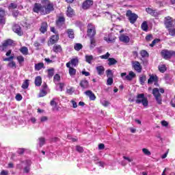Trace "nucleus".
<instances>
[{"mask_svg":"<svg viewBox=\"0 0 175 175\" xmlns=\"http://www.w3.org/2000/svg\"><path fill=\"white\" fill-rule=\"evenodd\" d=\"M41 3H36L33 5V12L34 13H40V14L44 15L49 14V13H51L54 10L53 3H50L49 0H42Z\"/></svg>","mask_w":175,"mask_h":175,"instance_id":"f257e3e1","label":"nucleus"},{"mask_svg":"<svg viewBox=\"0 0 175 175\" xmlns=\"http://www.w3.org/2000/svg\"><path fill=\"white\" fill-rule=\"evenodd\" d=\"M159 92H161V94H164L165 90L163 88L158 89L157 88L152 90V94L154 96L157 103L158 105H162V96Z\"/></svg>","mask_w":175,"mask_h":175,"instance_id":"f03ea898","label":"nucleus"},{"mask_svg":"<svg viewBox=\"0 0 175 175\" xmlns=\"http://www.w3.org/2000/svg\"><path fill=\"white\" fill-rule=\"evenodd\" d=\"M135 102L138 105L140 103H142L144 107H146V106H148V100H147V97L144 96V94H137Z\"/></svg>","mask_w":175,"mask_h":175,"instance_id":"7ed1b4c3","label":"nucleus"},{"mask_svg":"<svg viewBox=\"0 0 175 175\" xmlns=\"http://www.w3.org/2000/svg\"><path fill=\"white\" fill-rule=\"evenodd\" d=\"M126 16L128 17L131 24H135L137 21V18H139V16L135 13H133L131 10H127Z\"/></svg>","mask_w":175,"mask_h":175,"instance_id":"20e7f679","label":"nucleus"},{"mask_svg":"<svg viewBox=\"0 0 175 175\" xmlns=\"http://www.w3.org/2000/svg\"><path fill=\"white\" fill-rule=\"evenodd\" d=\"M23 163H25L26 165L24 168L25 173H29L31 170V165H32V161L30 159L26 160L25 161H22L21 164L17 165L18 169H23Z\"/></svg>","mask_w":175,"mask_h":175,"instance_id":"39448f33","label":"nucleus"},{"mask_svg":"<svg viewBox=\"0 0 175 175\" xmlns=\"http://www.w3.org/2000/svg\"><path fill=\"white\" fill-rule=\"evenodd\" d=\"M161 55L165 59H169V58H172V57H175V51L163 50L161 51Z\"/></svg>","mask_w":175,"mask_h":175,"instance_id":"423d86ee","label":"nucleus"},{"mask_svg":"<svg viewBox=\"0 0 175 175\" xmlns=\"http://www.w3.org/2000/svg\"><path fill=\"white\" fill-rule=\"evenodd\" d=\"M95 26L92 25V23H90L88 25V36H90V38H94L95 36Z\"/></svg>","mask_w":175,"mask_h":175,"instance_id":"0eeeda50","label":"nucleus"},{"mask_svg":"<svg viewBox=\"0 0 175 175\" xmlns=\"http://www.w3.org/2000/svg\"><path fill=\"white\" fill-rule=\"evenodd\" d=\"M13 44V40L11 39H8L3 43L1 46H0L1 51H5L6 49H8V46H12Z\"/></svg>","mask_w":175,"mask_h":175,"instance_id":"6e6552de","label":"nucleus"},{"mask_svg":"<svg viewBox=\"0 0 175 175\" xmlns=\"http://www.w3.org/2000/svg\"><path fill=\"white\" fill-rule=\"evenodd\" d=\"M56 25L60 29H64L65 28V18L60 16L56 22Z\"/></svg>","mask_w":175,"mask_h":175,"instance_id":"1a4fd4ad","label":"nucleus"},{"mask_svg":"<svg viewBox=\"0 0 175 175\" xmlns=\"http://www.w3.org/2000/svg\"><path fill=\"white\" fill-rule=\"evenodd\" d=\"M70 65H72V66H77V65H79V58H73L70 62L66 63L67 68H70Z\"/></svg>","mask_w":175,"mask_h":175,"instance_id":"9d476101","label":"nucleus"},{"mask_svg":"<svg viewBox=\"0 0 175 175\" xmlns=\"http://www.w3.org/2000/svg\"><path fill=\"white\" fill-rule=\"evenodd\" d=\"M92 5H94L93 1L85 0L82 4V8H83V9L86 10V9H90V8H91V6H92Z\"/></svg>","mask_w":175,"mask_h":175,"instance_id":"9b49d317","label":"nucleus"},{"mask_svg":"<svg viewBox=\"0 0 175 175\" xmlns=\"http://www.w3.org/2000/svg\"><path fill=\"white\" fill-rule=\"evenodd\" d=\"M79 85L82 90H88V88H90V83L85 79L81 80L79 83Z\"/></svg>","mask_w":175,"mask_h":175,"instance_id":"f8f14e48","label":"nucleus"},{"mask_svg":"<svg viewBox=\"0 0 175 175\" xmlns=\"http://www.w3.org/2000/svg\"><path fill=\"white\" fill-rule=\"evenodd\" d=\"M165 25L166 28H172L173 27V21L172 20V17L167 16L165 18Z\"/></svg>","mask_w":175,"mask_h":175,"instance_id":"ddd939ff","label":"nucleus"},{"mask_svg":"<svg viewBox=\"0 0 175 175\" xmlns=\"http://www.w3.org/2000/svg\"><path fill=\"white\" fill-rule=\"evenodd\" d=\"M12 29L15 32V33H17V35H18L19 36H21V35H23L21 27L18 24L14 25Z\"/></svg>","mask_w":175,"mask_h":175,"instance_id":"4468645a","label":"nucleus"},{"mask_svg":"<svg viewBox=\"0 0 175 175\" xmlns=\"http://www.w3.org/2000/svg\"><path fill=\"white\" fill-rule=\"evenodd\" d=\"M6 12H5V10H3L0 8V25H3L5 24V16Z\"/></svg>","mask_w":175,"mask_h":175,"instance_id":"2eb2a0df","label":"nucleus"},{"mask_svg":"<svg viewBox=\"0 0 175 175\" xmlns=\"http://www.w3.org/2000/svg\"><path fill=\"white\" fill-rule=\"evenodd\" d=\"M153 83H158V77L157 75H151L148 80V84H152Z\"/></svg>","mask_w":175,"mask_h":175,"instance_id":"dca6fc26","label":"nucleus"},{"mask_svg":"<svg viewBox=\"0 0 175 175\" xmlns=\"http://www.w3.org/2000/svg\"><path fill=\"white\" fill-rule=\"evenodd\" d=\"M119 39L120 42H122L123 43H129V40H131V38H129V36L125 34L120 35Z\"/></svg>","mask_w":175,"mask_h":175,"instance_id":"f3484780","label":"nucleus"},{"mask_svg":"<svg viewBox=\"0 0 175 175\" xmlns=\"http://www.w3.org/2000/svg\"><path fill=\"white\" fill-rule=\"evenodd\" d=\"M135 77H136V74H135V72H133V71H130L129 72V75L124 77V80H128L129 81H131L133 80V79H135Z\"/></svg>","mask_w":175,"mask_h":175,"instance_id":"a211bd4d","label":"nucleus"},{"mask_svg":"<svg viewBox=\"0 0 175 175\" xmlns=\"http://www.w3.org/2000/svg\"><path fill=\"white\" fill-rule=\"evenodd\" d=\"M85 94L87 96L90 98V100H95V99H96V96L91 90H88L85 92Z\"/></svg>","mask_w":175,"mask_h":175,"instance_id":"6ab92c4d","label":"nucleus"},{"mask_svg":"<svg viewBox=\"0 0 175 175\" xmlns=\"http://www.w3.org/2000/svg\"><path fill=\"white\" fill-rule=\"evenodd\" d=\"M133 68L135 70H136L138 73L142 72V66L139 62H135L133 63Z\"/></svg>","mask_w":175,"mask_h":175,"instance_id":"aec40b11","label":"nucleus"},{"mask_svg":"<svg viewBox=\"0 0 175 175\" xmlns=\"http://www.w3.org/2000/svg\"><path fill=\"white\" fill-rule=\"evenodd\" d=\"M96 70L99 76H102L105 73V67L103 66H98L96 67Z\"/></svg>","mask_w":175,"mask_h":175,"instance_id":"412c9836","label":"nucleus"},{"mask_svg":"<svg viewBox=\"0 0 175 175\" xmlns=\"http://www.w3.org/2000/svg\"><path fill=\"white\" fill-rule=\"evenodd\" d=\"M104 40L107 42V43H113L116 40V37L112 36L111 34H109L108 37H104Z\"/></svg>","mask_w":175,"mask_h":175,"instance_id":"4be33fe9","label":"nucleus"},{"mask_svg":"<svg viewBox=\"0 0 175 175\" xmlns=\"http://www.w3.org/2000/svg\"><path fill=\"white\" fill-rule=\"evenodd\" d=\"M53 51L56 53H61L62 51V46L59 44H54Z\"/></svg>","mask_w":175,"mask_h":175,"instance_id":"5701e85b","label":"nucleus"},{"mask_svg":"<svg viewBox=\"0 0 175 175\" xmlns=\"http://www.w3.org/2000/svg\"><path fill=\"white\" fill-rule=\"evenodd\" d=\"M59 39V36L58 35L52 36L50 40V43L51 44H55V43H57V42H58Z\"/></svg>","mask_w":175,"mask_h":175,"instance_id":"b1692460","label":"nucleus"},{"mask_svg":"<svg viewBox=\"0 0 175 175\" xmlns=\"http://www.w3.org/2000/svg\"><path fill=\"white\" fill-rule=\"evenodd\" d=\"M66 33L70 39H75V31L72 29H68L66 30Z\"/></svg>","mask_w":175,"mask_h":175,"instance_id":"393cba45","label":"nucleus"},{"mask_svg":"<svg viewBox=\"0 0 175 175\" xmlns=\"http://www.w3.org/2000/svg\"><path fill=\"white\" fill-rule=\"evenodd\" d=\"M47 23H42L40 29V32H42V33H44L47 31Z\"/></svg>","mask_w":175,"mask_h":175,"instance_id":"a878e982","label":"nucleus"},{"mask_svg":"<svg viewBox=\"0 0 175 175\" xmlns=\"http://www.w3.org/2000/svg\"><path fill=\"white\" fill-rule=\"evenodd\" d=\"M35 68V70H41V69H44V64L43 63H38V64H36L34 66Z\"/></svg>","mask_w":175,"mask_h":175,"instance_id":"bb28decb","label":"nucleus"},{"mask_svg":"<svg viewBox=\"0 0 175 175\" xmlns=\"http://www.w3.org/2000/svg\"><path fill=\"white\" fill-rule=\"evenodd\" d=\"M35 85L36 87H40L42 85V77L40 76H38L35 79Z\"/></svg>","mask_w":175,"mask_h":175,"instance_id":"cd10ccee","label":"nucleus"},{"mask_svg":"<svg viewBox=\"0 0 175 175\" xmlns=\"http://www.w3.org/2000/svg\"><path fill=\"white\" fill-rule=\"evenodd\" d=\"M85 61L88 62V64H92V61H94V56L92 55H86L85 56Z\"/></svg>","mask_w":175,"mask_h":175,"instance_id":"c85d7f7f","label":"nucleus"},{"mask_svg":"<svg viewBox=\"0 0 175 175\" xmlns=\"http://www.w3.org/2000/svg\"><path fill=\"white\" fill-rule=\"evenodd\" d=\"M46 144V139L43 137H40L38 138V146L40 147H43L44 144Z\"/></svg>","mask_w":175,"mask_h":175,"instance_id":"c756f323","label":"nucleus"},{"mask_svg":"<svg viewBox=\"0 0 175 175\" xmlns=\"http://www.w3.org/2000/svg\"><path fill=\"white\" fill-rule=\"evenodd\" d=\"M94 161H95V163L96 165H98V166H100V167H105V165H106L105 163H103V161H99V159H98V157H94Z\"/></svg>","mask_w":175,"mask_h":175,"instance_id":"7c9ffc66","label":"nucleus"},{"mask_svg":"<svg viewBox=\"0 0 175 175\" xmlns=\"http://www.w3.org/2000/svg\"><path fill=\"white\" fill-rule=\"evenodd\" d=\"M69 68L68 73L71 77H73V76L76 75V69L73 68L72 67H67Z\"/></svg>","mask_w":175,"mask_h":175,"instance_id":"2f4dec72","label":"nucleus"},{"mask_svg":"<svg viewBox=\"0 0 175 175\" xmlns=\"http://www.w3.org/2000/svg\"><path fill=\"white\" fill-rule=\"evenodd\" d=\"M19 51L23 55H28V48L26 46H23L19 49Z\"/></svg>","mask_w":175,"mask_h":175,"instance_id":"473e14b6","label":"nucleus"},{"mask_svg":"<svg viewBox=\"0 0 175 175\" xmlns=\"http://www.w3.org/2000/svg\"><path fill=\"white\" fill-rule=\"evenodd\" d=\"M117 60H116V59L111 57L108 59V65L109 66H111L113 65H116V64H117Z\"/></svg>","mask_w":175,"mask_h":175,"instance_id":"72a5a7b5","label":"nucleus"},{"mask_svg":"<svg viewBox=\"0 0 175 175\" xmlns=\"http://www.w3.org/2000/svg\"><path fill=\"white\" fill-rule=\"evenodd\" d=\"M158 68H159V72H161V73H165V72H166V65L159 64Z\"/></svg>","mask_w":175,"mask_h":175,"instance_id":"f704fd0d","label":"nucleus"},{"mask_svg":"<svg viewBox=\"0 0 175 175\" xmlns=\"http://www.w3.org/2000/svg\"><path fill=\"white\" fill-rule=\"evenodd\" d=\"M29 87V80L26 79L22 84V88L23 90H27Z\"/></svg>","mask_w":175,"mask_h":175,"instance_id":"c9c22d12","label":"nucleus"},{"mask_svg":"<svg viewBox=\"0 0 175 175\" xmlns=\"http://www.w3.org/2000/svg\"><path fill=\"white\" fill-rule=\"evenodd\" d=\"M74 49L76 51H80L83 49V44L81 43H77L74 45Z\"/></svg>","mask_w":175,"mask_h":175,"instance_id":"e433bc0d","label":"nucleus"},{"mask_svg":"<svg viewBox=\"0 0 175 175\" xmlns=\"http://www.w3.org/2000/svg\"><path fill=\"white\" fill-rule=\"evenodd\" d=\"M141 27L143 31H148V25L147 23V21L143 22Z\"/></svg>","mask_w":175,"mask_h":175,"instance_id":"4c0bfd02","label":"nucleus"},{"mask_svg":"<svg viewBox=\"0 0 175 175\" xmlns=\"http://www.w3.org/2000/svg\"><path fill=\"white\" fill-rule=\"evenodd\" d=\"M73 14H74L73 9H72V8L70 7H68V10H67L68 17H72Z\"/></svg>","mask_w":175,"mask_h":175,"instance_id":"58836bf2","label":"nucleus"},{"mask_svg":"<svg viewBox=\"0 0 175 175\" xmlns=\"http://www.w3.org/2000/svg\"><path fill=\"white\" fill-rule=\"evenodd\" d=\"M169 35L171 36H175V28L172 27H169L168 29Z\"/></svg>","mask_w":175,"mask_h":175,"instance_id":"ea45409f","label":"nucleus"},{"mask_svg":"<svg viewBox=\"0 0 175 175\" xmlns=\"http://www.w3.org/2000/svg\"><path fill=\"white\" fill-rule=\"evenodd\" d=\"M16 59L19 64V65H23V63L24 62V57L23 55H19L16 57Z\"/></svg>","mask_w":175,"mask_h":175,"instance_id":"a19ab883","label":"nucleus"},{"mask_svg":"<svg viewBox=\"0 0 175 175\" xmlns=\"http://www.w3.org/2000/svg\"><path fill=\"white\" fill-rule=\"evenodd\" d=\"M96 46V42L95 41L94 38H90V49H94Z\"/></svg>","mask_w":175,"mask_h":175,"instance_id":"79ce46f5","label":"nucleus"},{"mask_svg":"<svg viewBox=\"0 0 175 175\" xmlns=\"http://www.w3.org/2000/svg\"><path fill=\"white\" fill-rule=\"evenodd\" d=\"M146 12L150 14L151 16H155V10H152V8H148L146 9Z\"/></svg>","mask_w":175,"mask_h":175,"instance_id":"37998d69","label":"nucleus"},{"mask_svg":"<svg viewBox=\"0 0 175 175\" xmlns=\"http://www.w3.org/2000/svg\"><path fill=\"white\" fill-rule=\"evenodd\" d=\"M141 56L143 57V58H146V57H148V52H147V51L146 50H142L141 51Z\"/></svg>","mask_w":175,"mask_h":175,"instance_id":"c03bdc74","label":"nucleus"},{"mask_svg":"<svg viewBox=\"0 0 175 175\" xmlns=\"http://www.w3.org/2000/svg\"><path fill=\"white\" fill-rule=\"evenodd\" d=\"M139 82L142 85H144V83H146V75H142L139 77Z\"/></svg>","mask_w":175,"mask_h":175,"instance_id":"a18cd8bd","label":"nucleus"},{"mask_svg":"<svg viewBox=\"0 0 175 175\" xmlns=\"http://www.w3.org/2000/svg\"><path fill=\"white\" fill-rule=\"evenodd\" d=\"M59 80H61V77H59V75L56 74L54 77H53V81L54 83H55V84H57V83H58V81H59Z\"/></svg>","mask_w":175,"mask_h":175,"instance_id":"49530a36","label":"nucleus"},{"mask_svg":"<svg viewBox=\"0 0 175 175\" xmlns=\"http://www.w3.org/2000/svg\"><path fill=\"white\" fill-rule=\"evenodd\" d=\"M25 151H28V150L25 149V148H18L17 150V154H19V155H23V154H24V152H25Z\"/></svg>","mask_w":175,"mask_h":175,"instance_id":"de8ad7c7","label":"nucleus"},{"mask_svg":"<svg viewBox=\"0 0 175 175\" xmlns=\"http://www.w3.org/2000/svg\"><path fill=\"white\" fill-rule=\"evenodd\" d=\"M142 152L144 154V155H147L148 157H150V155H151V152H150V150H148V149L147 148H143Z\"/></svg>","mask_w":175,"mask_h":175,"instance_id":"09e8293b","label":"nucleus"},{"mask_svg":"<svg viewBox=\"0 0 175 175\" xmlns=\"http://www.w3.org/2000/svg\"><path fill=\"white\" fill-rule=\"evenodd\" d=\"M109 57H110V53L107 52L105 55L100 56V58H101V59H109Z\"/></svg>","mask_w":175,"mask_h":175,"instance_id":"8fccbe9b","label":"nucleus"},{"mask_svg":"<svg viewBox=\"0 0 175 175\" xmlns=\"http://www.w3.org/2000/svg\"><path fill=\"white\" fill-rule=\"evenodd\" d=\"M47 95V92L44 90H41L40 94H39V97L42 98L43 96H46Z\"/></svg>","mask_w":175,"mask_h":175,"instance_id":"3c124183","label":"nucleus"},{"mask_svg":"<svg viewBox=\"0 0 175 175\" xmlns=\"http://www.w3.org/2000/svg\"><path fill=\"white\" fill-rule=\"evenodd\" d=\"M106 73H107V77L108 78H113V71H111V70H107Z\"/></svg>","mask_w":175,"mask_h":175,"instance_id":"603ef678","label":"nucleus"},{"mask_svg":"<svg viewBox=\"0 0 175 175\" xmlns=\"http://www.w3.org/2000/svg\"><path fill=\"white\" fill-rule=\"evenodd\" d=\"M17 8V4L11 3L8 7L9 10Z\"/></svg>","mask_w":175,"mask_h":175,"instance_id":"864d4df0","label":"nucleus"},{"mask_svg":"<svg viewBox=\"0 0 175 175\" xmlns=\"http://www.w3.org/2000/svg\"><path fill=\"white\" fill-rule=\"evenodd\" d=\"M101 104L103 105V106H105V107H107V106H109V105H110V103L106 100H101Z\"/></svg>","mask_w":175,"mask_h":175,"instance_id":"5fc2aeb1","label":"nucleus"},{"mask_svg":"<svg viewBox=\"0 0 175 175\" xmlns=\"http://www.w3.org/2000/svg\"><path fill=\"white\" fill-rule=\"evenodd\" d=\"M64 83H59L57 85V91H62L64 90Z\"/></svg>","mask_w":175,"mask_h":175,"instance_id":"6e6d98bb","label":"nucleus"},{"mask_svg":"<svg viewBox=\"0 0 175 175\" xmlns=\"http://www.w3.org/2000/svg\"><path fill=\"white\" fill-rule=\"evenodd\" d=\"M8 66H9L10 68H12V69H16V62L12 61L11 62H10V63L8 64Z\"/></svg>","mask_w":175,"mask_h":175,"instance_id":"4d7b16f0","label":"nucleus"},{"mask_svg":"<svg viewBox=\"0 0 175 175\" xmlns=\"http://www.w3.org/2000/svg\"><path fill=\"white\" fill-rule=\"evenodd\" d=\"M159 40H160L159 39H154L152 42V43L150 44V47H154V46H155L156 43H159Z\"/></svg>","mask_w":175,"mask_h":175,"instance_id":"13d9d810","label":"nucleus"},{"mask_svg":"<svg viewBox=\"0 0 175 175\" xmlns=\"http://www.w3.org/2000/svg\"><path fill=\"white\" fill-rule=\"evenodd\" d=\"M66 92H67V94H68V95H72V94H73V92H75V88H70V89H67Z\"/></svg>","mask_w":175,"mask_h":175,"instance_id":"bf43d9fd","label":"nucleus"},{"mask_svg":"<svg viewBox=\"0 0 175 175\" xmlns=\"http://www.w3.org/2000/svg\"><path fill=\"white\" fill-rule=\"evenodd\" d=\"M15 99L16 100L20 101L23 100V96H21V94H17L15 96Z\"/></svg>","mask_w":175,"mask_h":175,"instance_id":"052dcab7","label":"nucleus"},{"mask_svg":"<svg viewBox=\"0 0 175 175\" xmlns=\"http://www.w3.org/2000/svg\"><path fill=\"white\" fill-rule=\"evenodd\" d=\"M47 120H49V118H47V116H42L40 118V122H46Z\"/></svg>","mask_w":175,"mask_h":175,"instance_id":"680f3d73","label":"nucleus"},{"mask_svg":"<svg viewBox=\"0 0 175 175\" xmlns=\"http://www.w3.org/2000/svg\"><path fill=\"white\" fill-rule=\"evenodd\" d=\"M113 78H108L107 80V85H111L113 84Z\"/></svg>","mask_w":175,"mask_h":175,"instance_id":"e2e57ef3","label":"nucleus"},{"mask_svg":"<svg viewBox=\"0 0 175 175\" xmlns=\"http://www.w3.org/2000/svg\"><path fill=\"white\" fill-rule=\"evenodd\" d=\"M48 76L49 77H53V76H54V70H48Z\"/></svg>","mask_w":175,"mask_h":175,"instance_id":"0e129e2a","label":"nucleus"},{"mask_svg":"<svg viewBox=\"0 0 175 175\" xmlns=\"http://www.w3.org/2000/svg\"><path fill=\"white\" fill-rule=\"evenodd\" d=\"M76 150L77 151H78V152H83V151H84V150L83 149V147L79 146H77Z\"/></svg>","mask_w":175,"mask_h":175,"instance_id":"69168bd1","label":"nucleus"},{"mask_svg":"<svg viewBox=\"0 0 175 175\" xmlns=\"http://www.w3.org/2000/svg\"><path fill=\"white\" fill-rule=\"evenodd\" d=\"M8 174H9V171L5 170H3L0 173V175H8Z\"/></svg>","mask_w":175,"mask_h":175,"instance_id":"338daca9","label":"nucleus"},{"mask_svg":"<svg viewBox=\"0 0 175 175\" xmlns=\"http://www.w3.org/2000/svg\"><path fill=\"white\" fill-rule=\"evenodd\" d=\"M152 39V35L151 34H149L146 37V40H147V42H150V40H151Z\"/></svg>","mask_w":175,"mask_h":175,"instance_id":"774afa93","label":"nucleus"}]
</instances>
